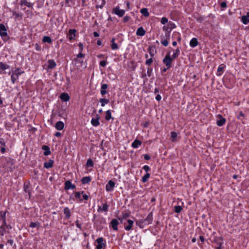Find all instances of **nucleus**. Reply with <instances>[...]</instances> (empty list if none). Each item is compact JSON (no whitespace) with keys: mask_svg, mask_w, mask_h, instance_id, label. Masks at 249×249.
Masks as SVG:
<instances>
[{"mask_svg":"<svg viewBox=\"0 0 249 249\" xmlns=\"http://www.w3.org/2000/svg\"><path fill=\"white\" fill-rule=\"evenodd\" d=\"M1 161L2 162L3 167L7 172L12 171L15 168V160L11 158H1Z\"/></svg>","mask_w":249,"mask_h":249,"instance_id":"1","label":"nucleus"},{"mask_svg":"<svg viewBox=\"0 0 249 249\" xmlns=\"http://www.w3.org/2000/svg\"><path fill=\"white\" fill-rule=\"evenodd\" d=\"M173 60V59L170 56V53L168 52L166 54L164 58L162 60V62L166 67H167V69H170L172 66Z\"/></svg>","mask_w":249,"mask_h":249,"instance_id":"2","label":"nucleus"},{"mask_svg":"<svg viewBox=\"0 0 249 249\" xmlns=\"http://www.w3.org/2000/svg\"><path fill=\"white\" fill-rule=\"evenodd\" d=\"M170 39V31L167 32L164 35H162L160 36V43L163 46L166 47L168 45Z\"/></svg>","mask_w":249,"mask_h":249,"instance_id":"3","label":"nucleus"},{"mask_svg":"<svg viewBox=\"0 0 249 249\" xmlns=\"http://www.w3.org/2000/svg\"><path fill=\"white\" fill-rule=\"evenodd\" d=\"M84 57L85 54L83 53H79L76 55V57L73 59V62L75 63V65H77V66H80L83 63V58Z\"/></svg>","mask_w":249,"mask_h":249,"instance_id":"4","label":"nucleus"},{"mask_svg":"<svg viewBox=\"0 0 249 249\" xmlns=\"http://www.w3.org/2000/svg\"><path fill=\"white\" fill-rule=\"evenodd\" d=\"M5 212L3 214H1V219L2 220V224L1 225V235H3L4 232H6L9 229L8 226L6 224Z\"/></svg>","mask_w":249,"mask_h":249,"instance_id":"5","label":"nucleus"},{"mask_svg":"<svg viewBox=\"0 0 249 249\" xmlns=\"http://www.w3.org/2000/svg\"><path fill=\"white\" fill-rule=\"evenodd\" d=\"M1 37L4 42H6L9 39V37L7 33V28L3 24H1Z\"/></svg>","mask_w":249,"mask_h":249,"instance_id":"6","label":"nucleus"},{"mask_svg":"<svg viewBox=\"0 0 249 249\" xmlns=\"http://www.w3.org/2000/svg\"><path fill=\"white\" fill-rule=\"evenodd\" d=\"M23 73H24V71H21L19 68L17 69L11 75V79L12 83L14 84L18 78L19 75Z\"/></svg>","mask_w":249,"mask_h":249,"instance_id":"7","label":"nucleus"},{"mask_svg":"<svg viewBox=\"0 0 249 249\" xmlns=\"http://www.w3.org/2000/svg\"><path fill=\"white\" fill-rule=\"evenodd\" d=\"M97 244L96 246V249H102L106 246V241L103 237H99L96 240Z\"/></svg>","mask_w":249,"mask_h":249,"instance_id":"8","label":"nucleus"},{"mask_svg":"<svg viewBox=\"0 0 249 249\" xmlns=\"http://www.w3.org/2000/svg\"><path fill=\"white\" fill-rule=\"evenodd\" d=\"M119 224V222L118 219L113 218L111 220L109 223V227H111L114 231H118V225Z\"/></svg>","mask_w":249,"mask_h":249,"instance_id":"9","label":"nucleus"},{"mask_svg":"<svg viewBox=\"0 0 249 249\" xmlns=\"http://www.w3.org/2000/svg\"><path fill=\"white\" fill-rule=\"evenodd\" d=\"M112 12L119 17H122L124 15L125 11L124 10H120L118 6H116L113 9Z\"/></svg>","mask_w":249,"mask_h":249,"instance_id":"10","label":"nucleus"},{"mask_svg":"<svg viewBox=\"0 0 249 249\" xmlns=\"http://www.w3.org/2000/svg\"><path fill=\"white\" fill-rule=\"evenodd\" d=\"M130 213H131L128 210L124 211L122 213V216L118 217V219L121 221V223H122L123 220L129 217Z\"/></svg>","mask_w":249,"mask_h":249,"instance_id":"11","label":"nucleus"},{"mask_svg":"<svg viewBox=\"0 0 249 249\" xmlns=\"http://www.w3.org/2000/svg\"><path fill=\"white\" fill-rule=\"evenodd\" d=\"M134 221L130 219H128L126 223H124V228L127 231H130L133 227Z\"/></svg>","mask_w":249,"mask_h":249,"instance_id":"12","label":"nucleus"},{"mask_svg":"<svg viewBox=\"0 0 249 249\" xmlns=\"http://www.w3.org/2000/svg\"><path fill=\"white\" fill-rule=\"evenodd\" d=\"M115 185V183L113 181L111 180H109L106 185V191L107 192L112 191L113 190Z\"/></svg>","mask_w":249,"mask_h":249,"instance_id":"13","label":"nucleus"},{"mask_svg":"<svg viewBox=\"0 0 249 249\" xmlns=\"http://www.w3.org/2000/svg\"><path fill=\"white\" fill-rule=\"evenodd\" d=\"M76 186L74 184H72L70 180H67L65 182L64 189L65 190H68L70 189H75Z\"/></svg>","mask_w":249,"mask_h":249,"instance_id":"14","label":"nucleus"},{"mask_svg":"<svg viewBox=\"0 0 249 249\" xmlns=\"http://www.w3.org/2000/svg\"><path fill=\"white\" fill-rule=\"evenodd\" d=\"M217 117L220 118V120L216 121V124L217 126H222L225 124L226 120L225 118L223 117L221 114H218L217 115Z\"/></svg>","mask_w":249,"mask_h":249,"instance_id":"15","label":"nucleus"},{"mask_svg":"<svg viewBox=\"0 0 249 249\" xmlns=\"http://www.w3.org/2000/svg\"><path fill=\"white\" fill-rule=\"evenodd\" d=\"M109 205L107 203H105L103 204V206H98L97 211L98 212H107L108 211Z\"/></svg>","mask_w":249,"mask_h":249,"instance_id":"16","label":"nucleus"},{"mask_svg":"<svg viewBox=\"0 0 249 249\" xmlns=\"http://www.w3.org/2000/svg\"><path fill=\"white\" fill-rule=\"evenodd\" d=\"M225 68L226 65L225 64H220L217 68L216 75L217 76H221L223 73Z\"/></svg>","mask_w":249,"mask_h":249,"instance_id":"17","label":"nucleus"},{"mask_svg":"<svg viewBox=\"0 0 249 249\" xmlns=\"http://www.w3.org/2000/svg\"><path fill=\"white\" fill-rule=\"evenodd\" d=\"M99 119H100V116L98 114L96 115V117L95 118H92L91 121V124L94 126H97L99 125L100 122H99Z\"/></svg>","mask_w":249,"mask_h":249,"instance_id":"18","label":"nucleus"},{"mask_svg":"<svg viewBox=\"0 0 249 249\" xmlns=\"http://www.w3.org/2000/svg\"><path fill=\"white\" fill-rule=\"evenodd\" d=\"M148 52L151 57H153L156 53V49L155 46H150L148 48Z\"/></svg>","mask_w":249,"mask_h":249,"instance_id":"19","label":"nucleus"},{"mask_svg":"<svg viewBox=\"0 0 249 249\" xmlns=\"http://www.w3.org/2000/svg\"><path fill=\"white\" fill-rule=\"evenodd\" d=\"M144 221L147 225L150 224L152 223L153 221V213L152 212H150L147 217L144 219Z\"/></svg>","mask_w":249,"mask_h":249,"instance_id":"20","label":"nucleus"},{"mask_svg":"<svg viewBox=\"0 0 249 249\" xmlns=\"http://www.w3.org/2000/svg\"><path fill=\"white\" fill-rule=\"evenodd\" d=\"M47 63H48L47 68L48 69H50V70L54 69L56 66V64L53 59L49 60L47 61Z\"/></svg>","mask_w":249,"mask_h":249,"instance_id":"21","label":"nucleus"},{"mask_svg":"<svg viewBox=\"0 0 249 249\" xmlns=\"http://www.w3.org/2000/svg\"><path fill=\"white\" fill-rule=\"evenodd\" d=\"M63 212L65 214V218L66 219H70L71 216V212L70 209L68 207H65Z\"/></svg>","mask_w":249,"mask_h":249,"instance_id":"22","label":"nucleus"},{"mask_svg":"<svg viewBox=\"0 0 249 249\" xmlns=\"http://www.w3.org/2000/svg\"><path fill=\"white\" fill-rule=\"evenodd\" d=\"M241 21L244 24H248L249 23V12H248L246 15H244L242 17Z\"/></svg>","mask_w":249,"mask_h":249,"instance_id":"23","label":"nucleus"},{"mask_svg":"<svg viewBox=\"0 0 249 249\" xmlns=\"http://www.w3.org/2000/svg\"><path fill=\"white\" fill-rule=\"evenodd\" d=\"M108 88V85L106 84H103L101 85L100 93L103 96L107 93V89Z\"/></svg>","mask_w":249,"mask_h":249,"instance_id":"24","label":"nucleus"},{"mask_svg":"<svg viewBox=\"0 0 249 249\" xmlns=\"http://www.w3.org/2000/svg\"><path fill=\"white\" fill-rule=\"evenodd\" d=\"M76 32V30L74 29H70L69 31V39L70 41L72 40V39H74L75 36V33Z\"/></svg>","mask_w":249,"mask_h":249,"instance_id":"25","label":"nucleus"},{"mask_svg":"<svg viewBox=\"0 0 249 249\" xmlns=\"http://www.w3.org/2000/svg\"><path fill=\"white\" fill-rule=\"evenodd\" d=\"M54 161L53 160H50L48 161L45 162L44 163V167L46 169H49L53 166Z\"/></svg>","mask_w":249,"mask_h":249,"instance_id":"26","label":"nucleus"},{"mask_svg":"<svg viewBox=\"0 0 249 249\" xmlns=\"http://www.w3.org/2000/svg\"><path fill=\"white\" fill-rule=\"evenodd\" d=\"M142 144V142L139 140L136 139L132 143L131 146L134 148H137L141 146Z\"/></svg>","mask_w":249,"mask_h":249,"instance_id":"27","label":"nucleus"},{"mask_svg":"<svg viewBox=\"0 0 249 249\" xmlns=\"http://www.w3.org/2000/svg\"><path fill=\"white\" fill-rule=\"evenodd\" d=\"M64 124L62 121L57 122L55 125V128L58 130H61L64 128Z\"/></svg>","mask_w":249,"mask_h":249,"instance_id":"28","label":"nucleus"},{"mask_svg":"<svg viewBox=\"0 0 249 249\" xmlns=\"http://www.w3.org/2000/svg\"><path fill=\"white\" fill-rule=\"evenodd\" d=\"M60 99L64 102L68 101L70 99V96L67 93H62L61 94L60 96Z\"/></svg>","mask_w":249,"mask_h":249,"instance_id":"29","label":"nucleus"},{"mask_svg":"<svg viewBox=\"0 0 249 249\" xmlns=\"http://www.w3.org/2000/svg\"><path fill=\"white\" fill-rule=\"evenodd\" d=\"M198 44V42L196 38H193L190 42V46L193 48L196 47Z\"/></svg>","mask_w":249,"mask_h":249,"instance_id":"30","label":"nucleus"},{"mask_svg":"<svg viewBox=\"0 0 249 249\" xmlns=\"http://www.w3.org/2000/svg\"><path fill=\"white\" fill-rule=\"evenodd\" d=\"M42 149L44 150V155L45 156H48L51 154V151L49 146L43 145L42 147Z\"/></svg>","mask_w":249,"mask_h":249,"instance_id":"31","label":"nucleus"},{"mask_svg":"<svg viewBox=\"0 0 249 249\" xmlns=\"http://www.w3.org/2000/svg\"><path fill=\"white\" fill-rule=\"evenodd\" d=\"M145 34V31L141 27L138 29L136 32V35L139 36H143Z\"/></svg>","mask_w":249,"mask_h":249,"instance_id":"32","label":"nucleus"},{"mask_svg":"<svg viewBox=\"0 0 249 249\" xmlns=\"http://www.w3.org/2000/svg\"><path fill=\"white\" fill-rule=\"evenodd\" d=\"M136 223L140 228H143L144 226L146 225L144 219L137 220Z\"/></svg>","mask_w":249,"mask_h":249,"instance_id":"33","label":"nucleus"},{"mask_svg":"<svg viewBox=\"0 0 249 249\" xmlns=\"http://www.w3.org/2000/svg\"><path fill=\"white\" fill-rule=\"evenodd\" d=\"M115 40L116 39L113 37L111 40V48L113 50H117L119 48L118 45L115 42Z\"/></svg>","mask_w":249,"mask_h":249,"instance_id":"34","label":"nucleus"},{"mask_svg":"<svg viewBox=\"0 0 249 249\" xmlns=\"http://www.w3.org/2000/svg\"><path fill=\"white\" fill-rule=\"evenodd\" d=\"M214 242L216 243L217 247L215 248V249H221V246L223 244L222 239L220 238L214 240Z\"/></svg>","mask_w":249,"mask_h":249,"instance_id":"35","label":"nucleus"},{"mask_svg":"<svg viewBox=\"0 0 249 249\" xmlns=\"http://www.w3.org/2000/svg\"><path fill=\"white\" fill-rule=\"evenodd\" d=\"M91 180L90 177H84L81 179V182L83 184H85L89 183Z\"/></svg>","mask_w":249,"mask_h":249,"instance_id":"36","label":"nucleus"},{"mask_svg":"<svg viewBox=\"0 0 249 249\" xmlns=\"http://www.w3.org/2000/svg\"><path fill=\"white\" fill-rule=\"evenodd\" d=\"M30 188V182H28V183L25 182L24 184V191L26 193H28L29 196V197L30 196L31 192L29 190Z\"/></svg>","mask_w":249,"mask_h":249,"instance_id":"37","label":"nucleus"},{"mask_svg":"<svg viewBox=\"0 0 249 249\" xmlns=\"http://www.w3.org/2000/svg\"><path fill=\"white\" fill-rule=\"evenodd\" d=\"M20 4L21 5H24L28 7H31L33 5L31 2H28L27 0H20Z\"/></svg>","mask_w":249,"mask_h":249,"instance_id":"38","label":"nucleus"},{"mask_svg":"<svg viewBox=\"0 0 249 249\" xmlns=\"http://www.w3.org/2000/svg\"><path fill=\"white\" fill-rule=\"evenodd\" d=\"M84 192L83 191L81 192H75L74 193V196L76 199H79L80 201H82L83 199L81 198V195L83 194Z\"/></svg>","mask_w":249,"mask_h":249,"instance_id":"39","label":"nucleus"},{"mask_svg":"<svg viewBox=\"0 0 249 249\" xmlns=\"http://www.w3.org/2000/svg\"><path fill=\"white\" fill-rule=\"evenodd\" d=\"M111 119H113V118H112L111 117V112L110 110H108L106 112L105 119L107 121H109Z\"/></svg>","mask_w":249,"mask_h":249,"instance_id":"40","label":"nucleus"},{"mask_svg":"<svg viewBox=\"0 0 249 249\" xmlns=\"http://www.w3.org/2000/svg\"><path fill=\"white\" fill-rule=\"evenodd\" d=\"M102 107H104L106 104H108L109 102V99L106 98H101L99 100Z\"/></svg>","mask_w":249,"mask_h":249,"instance_id":"41","label":"nucleus"},{"mask_svg":"<svg viewBox=\"0 0 249 249\" xmlns=\"http://www.w3.org/2000/svg\"><path fill=\"white\" fill-rule=\"evenodd\" d=\"M141 13L145 17H148L149 16V13L147 8H142L141 10Z\"/></svg>","mask_w":249,"mask_h":249,"instance_id":"42","label":"nucleus"},{"mask_svg":"<svg viewBox=\"0 0 249 249\" xmlns=\"http://www.w3.org/2000/svg\"><path fill=\"white\" fill-rule=\"evenodd\" d=\"M150 174L149 173H146V174L142 178V181L143 183L146 182L148 178H150Z\"/></svg>","mask_w":249,"mask_h":249,"instance_id":"43","label":"nucleus"},{"mask_svg":"<svg viewBox=\"0 0 249 249\" xmlns=\"http://www.w3.org/2000/svg\"><path fill=\"white\" fill-rule=\"evenodd\" d=\"M4 146L5 143H2V142L1 141V152L2 153L9 151V149L8 148H6Z\"/></svg>","mask_w":249,"mask_h":249,"instance_id":"44","label":"nucleus"},{"mask_svg":"<svg viewBox=\"0 0 249 249\" xmlns=\"http://www.w3.org/2000/svg\"><path fill=\"white\" fill-rule=\"evenodd\" d=\"M42 41L43 42H47L49 43H51L52 42V40L50 37H49L48 36H44L43 37Z\"/></svg>","mask_w":249,"mask_h":249,"instance_id":"45","label":"nucleus"},{"mask_svg":"<svg viewBox=\"0 0 249 249\" xmlns=\"http://www.w3.org/2000/svg\"><path fill=\"white\" fill-rule=\"evenodd\" d=\"M29 227L32 228L40 227V223L39 222H31L29 225Z\"/></svg>","mask_w":249,"mask_h":249,"instance_id":"46","label":"nucleus"},{"mask_svg":"<svg viewBox=\"0 0 249 249\" xmlns=\"http://www.w3.org/2000/svg\"><path fill=\"white\" fill-rule=\"evenodd\" d=\"M182 210V208L180 206H176L174 207V211L178 213H179Z\"/></svg>","mask_w":249,"mask_h":249,"instance_id":"47","label":"nucleus"},{"mask_svg":"<svg viewBox=\"0 0 249 249\" xmlns=\"http://www.w3.org/2000/svg\"><path fill=\"white\" fill-rule=\"evenodd\" d=\"M94 165V163L91 159H89L87 160V167H93Z\"/></svg>","mask_w":249,"mask_h":249,"instance_id":"48","label":"nucleus"},{"mask_svg":"<svg viewBox=\"0 0 249 249\" xmlns=\"http://www.w3.org/2000/svg\"><path fill=\"white\" fill-rule=\"evenodd\" d=\"M171 135L172 141L175 142L177 137V133L173 131L171 133Z\"/></svg>","mask_w":249,"mask_h":249,"instance_id":"49","label":"nucleus"},{"mask_svg":"<svg viewBox=\"0 0 249 249\" xmlns=\"http://www.w3.org/2000/svg\"><path fill=\"white\" fill-rule=\"evenodd\" d=\"M153 73V69L151 67H148L147 74L148 77H151Z\"/></svg>","mask_w":249,"mask_h":249,"instance_id":"50","label":"nucleus"},{"mask_svg":"<svg viewBox=\"0 0 249 249\" xmlns=\"http://www.w3.org/2000/svg\"><path fill=\"white\" fill-rule=\"evenodd\" d=\"M9 68V66L1 62V71H3Z\"/></svg>","mask_w":249,"mask_h":249,"instance_id":"51","label":"nucleus"},{"mask_svg":"<svg viewBox=\"0 0 249 249\" xmlns=\"http://www.w3.org/2000/svg\"><path fill=\"white\" fill-rule=\"evenodd\" d=\"M153 59L152 58H149V59H147L146 61H145V64L147 66H150L152 63H153Z\"/></svg>","mask_w":249,"mask_h":249,"instance_id":"52","label":"nucleus"},{"mask_svg":"<svg viewBox=\"0 0 249 249\" xmlns=\"http://www.w3.org/2000/svg\"><path fill=\"white\" fill-rule=\"evenodd\" d=\"M160 22L162 24H165L168 22V19L166 17H163L161 18Z\"/></svg>","mask_w":249,"mask_h":249,"instance_id":"53","label":"nucleus"},{"mask_svg":"<svg viewBox=\"0 0 249 249\" xmlns=\"http://www.w3.org/2000/svg\"><path fill=\"white\" fill-rule=\"evenodd\" d=\"M107 60H102L100 62L99 64L101 67H104L107 65Z\"/></svg>","mask_w":249,"mask_h":249,"instance_id":"54","label":"nucleus"},{"mask_svg":"<svg viewBox=\"0 0 249 249\" xmlns=\"http://www.w3.org/2000/svg\"><path fill=\"white\" fill-rule=\"evenodd\" d=\"M105 4H106V0H102L101 4L100 5H97L96 6V8H102L103 7V6L105 5Z\"/></svg>","mask_w":249,"mask_h":249,"instance_id":"55","label":"nucleus"},{"mask_svg":"<svg viewBox=\"0 0 249 249\" xmlns=\"http://www.w3.org/2000/svg\"><path fill=\"white\" fill-rule=\"evenodd\" d=\"M82 4L81 5L82 7H85L88 5L89 0H81Z\"/></svg>","mask_w":249,"mask_h":249,"instance_id":"56","label":"nucleus"},{"mask_svg":"<svg viewBox=\"0 0 249 249\" xmlns=\"http://www.w3.org/2000/svg\"><path fill=\"white\" fill-rule=\"evenodd\" d=\"M75 225L77 228H78L80 230H82V225L79 223V221L78 220H76Z\"/></svg>","mask_w":249,"mask_h":249,"instance_id":"57","label":"nucleus"},{"mask_svg":"<svg viewBox=\"0 0 249 249\" xmlns=\"http://www.w3.org/2000/svg\"><path fill=\"white\" fill-rule=\"evenodd\" d=\"M142 169L146 172L150 171V168L148 165H144L143 166Z\"/></svg>","mask_w":249,"mask_h":249,"instance_id":"58","label":"nucleus"},{"mask_svg":"<svg viewBox=\"0 0 249 249\" xmlns=\"http://www.w3.org/2000/svg\"><path fill=\"white\" fill-rule=\"evenodd\" d=\"M78 47L79 48V53H82L83 50V45L81 42L79 43Z\"/></svg>","mask_w":249,"mask_h":249,"instance_id":"59","label":"nucleus"},{"mask_svg":"<svg viewBox=\"0 0 249 249\" xmlns=\"http://www.w3.org/2000/svg\"><path fill=\"white\" fill-rule=\"evenodd\" d=\"M35 48H36V50L37 51H40L41 50V46L37 44V43H36V45H35Z\"/></svg>","mask_w":249,"mask_h":249,"instance_id":"60","label":"nucleus"},{"mask_svg":"<svg viewBox=\"0 0 249 249\" xmlns=\"http://www.w3.org/2000/svg\"><path fill=\"white\" fill-rule=\"evenodd\" d=\"M13 15L16 17V18H17L18 17H21V14L18 13H17L16 12H13Z\"/></svg>","mask_w":249,"mask_h":249,"instance_id":"61","label":"nucleus"},{"mask_svg":"<svg viewBox=\"0 0 249 249\" xmlns=\"http://www.w3.org/2000/svg\"><path fill=\"white\" fill-rule=\"evenodd\" d=\"M220 6L222 8H225L227 7V3L225 1L222 2L220 3Z\"/></svg>","mask_w":249,"mask_h":249,"instance_id":"62","label":"nucleus"},{"mask_svg":"<svg viewBox=\"0 0 249 249\" xmlns=\"http://www.w3.org/2000/svg\"><path fill=\"white\" fill-rule=\"evenodd\" d=\"M129 18H130L129 16H126L124 18L123 21L124 22H126L129 20Z\"/></svg>","mask_w":249,"mask_h":249,"instance_id":"63","label":"nucleus"},{"mask_svg":"<svg viewBox=\"0 0 249 249\" xmlns=\"http://www.w3.org/2000/svg\"><path fill=\"white\" fill-rule=\"evenodd\" d=\"M149 122L148 121H146V122H145L143 124H142V126L145 127V128H146L148 127V126L149 125Z\"/></svg>","mask_w":249,"mask_h":249,"instance_id":"64","label":"nucleus"}]
</instances>
